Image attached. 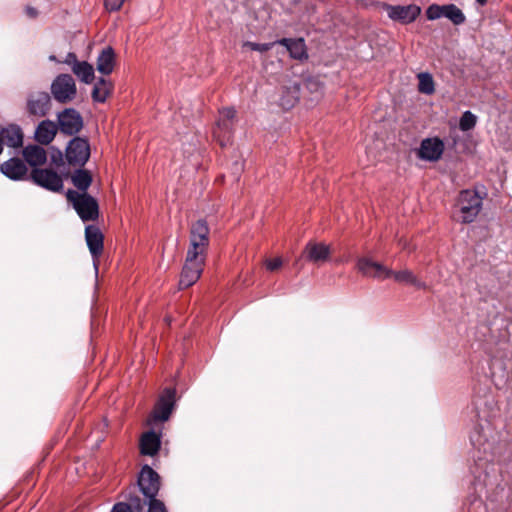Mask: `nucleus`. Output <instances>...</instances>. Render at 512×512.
Wrapping results in <instances>:
<instances>
[{
	"mask_svg": "<svg viewBox=\"0 0 512 512\" xmlns=\"http://www.w3.org/2000/svg\"><path fill=\"white\" fill-rule=\"evenodd\" d=\"M483 206V197L474 189L460 191L457 201L454 218L462 224H470L475 221Z\"/></svg>",
	"mask_w": 512,
	"mask_h": 512,
	"instance_id": "obj_1",
	"label": "nucleus"
},
{
	"mask_svg": "<svg viewBox=\"0 0 512 512\" xmlns=\"http://www.w3.org/2000/svg\"><path fill=\"white\" fill-rule=\"evenodd\" d=\"M66 198L73 205V208L83 222L98 219L99 205L93 196L69 189L66 193Z\"/></svg>",
	"mask_w": 512,
	"mask_h": 512,
	"instance_id": "obj_2",
	"label": "nucleus"
},
{
	"mask_svg": "<svg viewBox=\"0 0 512 512\" xmlns=\"http://www.w3.org/2000/svg\"><path fill=\"white\" fill-rule=\"evenodd\" d=\"M210 245V228L204 219L193 222L189 230V246L187 252L205 256L208 255Z\"/></svg>",
	"mask_w": 512,
	"mask_h": 512,
	"instance_id": "obj_3",
	"label": "nucleus"
},
{
	"mask_svg": "<svg viewBox=\"0 0 512 512\" xmlns=\"http://www.w3.org/2000/svg\"><path fill=\"white\" fill-rule=\"evenodd\" d=\"M207 257L187 252L179 279V289L194 285L201 277Z\"/></svg>",
	"mask_w": 512,
	"mask_h": 512,
	"instance_id": "obj_4",
	"label": "nucleus"
},
{
	"mask_svg": "<svg viewBox=\"0 0 512 512\" xmlns=\"http://www.w3.org/2000/svg\"><path fill=\"white\" fill-rule=\"evenodd\" d=\"M236 118V110L233 107L223 108L219 111V118L213 129L214 139L223 147L230 141Z\"/></svg>",
	"mask_w": 512,
	"mask_h": 512,
	"instance_id": "obj_5",
	"label": "nucleus"
},
{
	"mask_svg": "<svg viewBox=\"0 0 512 512\" xmlns=\"http://www.w3.org/2000/svg\"><path fill=\"white\" fill-rule=\"evenodd\" d=\"M137 485L146 499H153V497H157L160 490V475L148 464H145L138 474Z\"/></svg>",
	"mask_w": 512,
	"mask_h": 512,
	"instance_id": "obj_6",
	"label": "nucleus"
},
{
	"mask_svg": "<svg viewBox=\"0 0 512 512\" xmlns=\"http://www.w3.org/2000/svg\"><path fill=\"white\" fill-rule=\"evenodd\" d=\"M66 160L71 166L83 167L90 157V145L86 138L74 137L66 147Z\"/></svg>",
	"mask_w": 512,
	"mask_h": 512,
	"instance_id": "obj_7",
	"label": "nucleus"
},
{
	"mask_svg": "<svg viewBox=\"0 0 512 512\" xmlns=\"http://www.w3.org/2000/svg\"><path fill=\"white\" fill-rule=\"evenodd\" d=\"M176 403V389L167 387L160 393L153 411L151 418L154 422L167 421L175 407Z\"/></svg>",
	"mask_w": 512,
	"mask_h": 512,
	"instance_id": "obj_8",
	"label": "nucleus"
},
{
	"mask_svg": "<svg viewBox=\"0 0 512 512\" xmlns=\"http://www.w3.org/2000/svg\"><path fill=\"white\" fill-rule=\"evenodd\" d=\"M59 131L66 136L77 135L84 126L82 115L74 108H65L57 115Z\"/></svg>",
	"mask_w": 512,
	"mask_h": 512,
	"instance_id": "obj_9",
	"label": "nucleus"
},
{
	"mask_svg": "<svg viewBox=\"0 0 512 512\" xmlns=\"http://www.w3.org/2000/svg\"><path fill=\"white\" fill-rule=\"evenodd\" d=\"M51 93L54 99L60 103L72 101L77 93L73 77L69 74L58 75L51 84Z\"/></svg>",
	"mask_w": 512,
	"mask_h": 512,
	"instance_id": "obj_10",
	"label": "nucleus"
},
{
	"mask_svg": "<svg viewBox=\"0 0 512 512\" xmlns=\"http://www.w3.org/2000/svg\"><path fill=\"white\" fill-rule=\"evenodd\" d=\"M383 9L387 12L388 17L401 24H410L414 22L421 13V8L416 4L409 5H391L382 4Z\"/></svg>",
	"mask_w": 512,
	"mask_h": 512,
	"instance_id": "obj_11",
	"label": "nucleus"
},
{
	"mask_svg": "<svg viewBox=\"0 0 512 512\" xmlns=\"http://www.w3.org/2000/svg\"><path fill=\"white\" fill-rule=\"evenodd\" d=\"M31 178L34 183L47 190L60 192L63 189L62 177L52 169L34 168L31 172Z\"/></svg>",
	"mask_w": 512,
	"mask_h": 512,
	"instance_id": "obj_12",
	"label": "nucleus"
},
{
	"mask_svg": "<svg viewBox=\"0 0 512 512\" xmlns=\"http://www.w3.org/2000/svg\"><path fill=\"white\" fill-rule=\"evenodd\" d=\"M357 269L363 276L379 280L389 279L393 274V270L367 257H361L357 260Z\"/></svg>",
	"mask_w": 512,
	"mask_h": 512,
	"instance_id": "obj_13",
	"label": "nucleus"
},
{
	"mask_svg": "<svg viewBox=\"0 0 512 512\" xmlns=\"http://www.w3.org/2000/svg\"><path fill=\"white\" fill-rule=\"evenodd\" d=\"M444 142L438 137L425 138L421 141L417 156L425 161H438L444 152Z\"/></svg>",
	"mask_w": 512,
	"mask_h": 512,
	"instance_id": "obj_14",
	"label": "nucleus"
},
{
	"mask_svg": "<svg viewBox=\"0 0 512 512\" xmlns=\"http://www.w3.org/2000/svg\"><path fill=\"white\" fill-rule=\"evenodd\" d=\"M85 240L94 262L99 261L104 250V235L96 225H87Z\"/></svg>",
	"mask_w": 512,
	"mask_h": 512,
	"instance_id": "obj_15",
	"label": "nucleus"
},
{
	"mask_svg": "<svg viewBox=\"0 0 512 512\" xmlns=\"http://www.w3.org/2000/svg\"><path fill=\"white\" fill-rule=\"evenodd\" d=\"M51 98L47 92H35L27 99V110L30 115L43 117L50 109Z\"/></svg>",
	"mask_w": 512,
	"mask_h": 512,
	"instance_id": "obj_16",
	"label": "nucleus"
},
{
	"mask_svg": "<svg viewBox=\"0 0 512 512\" xmlns=\"http://www.w3.org/2000/svg\"><path fill=\"white\" fill-rule=\"evenodd\" d=\"M330 246L325 243L308 242L301 254L305 260L313 263L325 262L330 258Z\"/></svg>",
	"mask_w": 512,
	"mask_h": 512,
	"instance_id": "obj_17",
	"label": "nucleus"
},
{
	"mask_svg": "<svg viewBox=\"0 0 512 512\" xmlns=\"http://www.w3.org/2000/svg\"><path fill=\"white\" fill-rule=\"evenodd\" d=\"M279 45L286 47L291 58L305 60L308 58L305 41L303 38H282L277 40Z\"/></svg>",
	"mask_w": 512,
	"mask_h": 512,
	"instance_id": "obj_18",
	"label": "nucleus"
},
{
	"mask_svg": "<svg viewBox=\"0 0 512 512\" xmlns=\"http://www.w3.org/2000/svg\"><path fill=\"white\" fill-rule=\"evenodd\" d=\"M1 172L12 180L23 179L28 172L26 164L19 158H10L1 165Z\"/></svg>",
	"mask_w": 512,
	"mask_h": 512,
	"instance_id": "obj_19",
	"label": "nucleus"
},
{
	"mask_svg": "<svg viewBox=\"0 0 512 512\" xmlns=\"http://www.w3.org/2000/svg\"><path fill=\"white\" fill-rule=\"evenodd\" d=\"M161 448L160 436L154 431L142 434L139 441L140 453L145 456H155Z\"/></svg>",
	"mask_w": 512,
	"mask_h": 512,
	"instance_id": "obj_20",
	"label": "nucleus"
},
{
	"mask_svg": "<svg viewBox=\"0 0 512 512\" xmlns=\"http://www.w3.org/2000/svg\"><path fill=\"white\" fill-rule=\"evenodd\" d=\"M0 138L3 141V145L8 147L18 148L23 144V132L20 126L16 124H9L6 127L0 129Z\"/></svg>",
	"mask_w": 512,
	"mask_h": 512,
	"instance_id": "obj_21",
	"label": "nucleus"
},
{
	"mask_svg": "<svg viewBox=\"0 0 512 512\" xmlns=\"http://www.w3.org/2000/svg\"><path fill=\"white\" fill-rule=\"evenodd\" d=\"M58 130L57 123L51 120H43L36 128L35 140L42 145H48L54 140Z\"/></svg>",
	"mask_w": 512,
	"mask_h": 512,
	"instance_id": "obj_22",
	"label": "nucleus"
},
{
	"mask_svg": "<svg viewBox=\"0 0 512 512\" xmlns=\"http://www.w3.org/2000/svg\"><path fill=\"white\" fill-rule=\"evenodd\" d=\"M114 84L103 77L99 78L92 89L91 97L94 102L104 103L111 96Z\"/></svg>",
	"mask_w": 512,
	"mask_h": 512,
	"instance_id": "obj_23",
	"label": "nucleus"
},
{
	"mask_svg": "<svg viewBox=\"0 0 512 512\" xmlns=\"http://www.w3.org/2000/svg\"><path fill=\"white\" fill-rule=\"evenodd\" d=\"M115 65V53L112 47H106L97 57L96 67L103 75L112 73Z\"/></svg>",
	"mask_w": 512,
	"mask_h": 512,
	"instance_id": "obj_24",
	"label": "nucleus"
},
{
	"mask_svg": "<svg viewBox=\"0 0 512 512\" xmlns=\"http://www.w3.org/2000/svg\"><path fill=\"white\" fill-rule=\"evenodd\" d=\"M25 161L31 166H39L46 162L47 154L44 148L37 145H29L23 149Z\"/></svg>",
	"mask_w": 512,
	"mask_h": 512,
	"instance_id": "obj_25",
	"label": "nucleus"
},
{
	"mask_svg": "<svg viewBox=\"0 0 512 512\" xmlns=\"http://www.w3.org/2000/svg\"><path fill=\"white\" fill-rule=\"evenodd\" d=\"M396 282L416 287L417 289H426V283L421 281L411 270L404 269L393 271L392 277Z\"/></svg>",
	"mask_w": 512,
	"mask_h": 512,
	"instance_id": "obj_26",
	"label": "nucleus"
},
{
	"mask_svg": "<svg viewBox=\"0 0 512 512\" xmlns=\"http://www.w3.org/2000/svg\"><path fill=\"white\" fill-rule=\"evenodd\" d=\"M73 185L79 190L80 193H87L88 188L91 186L93 178L90 171L86 169H77L71 176Z\"/></svg>",
	"mask_w": 512,
	"mask_h": 512,
	"instance_id": "obj_27",
	"label": "nucleus"
},
{
	"mask_svg": "<svg viewBox=\"0 0 512 512\" xmlns=\"http://www.w3.org/2000/svg\"><path fill=\"white\" fill-rule=\"evenodd\" d=\"M72 72L85 84L92 83L95 78L94 68L87 61L76 63L75 67H72Z\"/></svg>",
	"mask_w": 512,
	"mask_h": 512,
	"instance_id": "obj_28",
	"label": "nucleus"
},
{
	"mask_svg": "<svg viewBox=\"0 0 512 512\" xmlns=\"http://www.w3.org/2000/svg\"><path fill=\"white\" fill-rule=\"evenodd\" d=\"M443 17L449 19L454 25H461L466 21L462 10L455 4H445Z\"/></svg>",
	"mask_w": 512,
	"mask_h": 512,
	"instance_id": "obj_29",
	"label": "nucleus"
},
{
	"mask_svg": "<svg viewBox=\"0 0 512 512\" xmlns=\"http://www.w3.org/2000/svg\"><path fill=\"white\" fill-rule=\"evenodd\" d=\"M418 91L420 93L431 95L435 92V84L431 74L422 72L417 75Z\"/></svg>",
	"mask_w": 512,
	"mask_h": 512,
	"instance_id": "obj_30",
	"label": "nucleus"
},
{
	"mask_svg": "<svg viewBox=\"0 0 512 512\" xmlns=\"http://www.w3.org/2000/svg\"><path fill=\"white\" fill-rule=\"evenodd\" d=\"M130 503H117L114 505L112 512H132V509L141 511L143 503L138 496L129 497Z\"/></svg>",
	"mask_w": 512,
	"mask_h": 512,
	"instance_id": "obj_31",
	"label": "nucleus"
},
{
	"mask_svg": "<svg viewBox=\"0 0 512 512\" xmlns=\"http://www.w3.org/2000/svg\"><path fill=\"white\" fill-rule=\"evenodd\" d=\"M476 121L477 118L472 112L465 111L460 118L459 128L462 131H469L475 127Z\"/></svg>",
	"mask_w": 512,
	"mask_h": 512,
	"instance_id": "obj_32",
	"label": "nucleus"
},
{
	"mask_svg": "<svg viewBox=\"0 0 512 512\" xmlns=\"http://www.w3.org/2000/svg\"><path fill=\"white\" fill-rule=\"evenodd\" d=\"M298 100L299 98L296 95V91L291 92L289 90H286L285 92H283L280 98V106L285 110H289L295 106Z\"/></svg>",
	"mask_w": 512,
	"mask_h": 512,
	"instance_id": "obj_33",
	"label": "nucleus"
},
{
	"mask_svg": "<svg viewBox=\"0 0 512 512\" xmlns=\"http://www.w3.org/2000/svg\"><path fill=\"white\" fill-rule=\"evenodd\" d=\"M444 5L432 4L426 9L428 20H436L443 17Z\"/></svg>",
	"mask_w": 512,
	"mask_h": 512,
	"instance_id": "obj_34",
	"label": "nucleus"
},
{
	"mask_svg": "<svg viewBox=\"0 0 512 512\" xmlns=\"http://www.w3.org/2000/svg\"><path fill=\"white\" fill-rule=\"evenodd\" d=\"M278 44L277 41L269 42V43H255V42H245L244 46L249 47L253 51L266 52L273 48L274 45Z\"/></svg>",
	"mask_w": 512,
	"mask_h": 512,
	"instance_id": "obj_35",
	"label": "nucleus"
},
{
	"mask_svg": "<svg viewBox=\"0 0 512 512\" xmlns=\"http://www.w3.org/2000/svg\"><path fill=\"white\" fill-rule=\"evenodd\" d=\"M148 503V512H167L164 503L158 500L156 497L153 499H146Z\"/></svg>",
	"mask_w": 512,
	"mask_h": 512,
	"instance_id": "obj_36",
	"label": "nucleus"
},
{
	"mask_svg": "<svg viewBox=\"0 0 512 512\" xmlns=\"http://www.w3.org/2000/svg\"><path fill=\"white\" fill-rule=\"evenodd\" d=\"M266 269L269 271H275L282 266V259L280 257H276L273 259H268L265 262Z\"/></svg>",
	"mask_w": 512,
	"mask_h": 512,
	"instance_id": "obj_37",
	"label": "nucleus"
},
{
	"mask_svg": "<svg viewBox=\"0 0 512 512\" xmlns=\"http://www.w3.org/2000/svg\"><path fill=\"white\" fill-rule=\"evenodd\" d=\"M80 61L77 59V56L75 53L73 52H69L66 57H65V60H64V63H66L67 65H69L71 68L72 67H75L76 63H79Z\"/></svg>",
	"mask_w": 512,
	"mask_h": 512,
	"instance_id": "obj_38",
	"label": "nucleus"
},
{
	"mask_svg": "<svg viewBox=\"0 0 512 512\" xmlns=\"http://www.w3.org/2000/svg\"><path fill=\"white\" fill-rule=\"evenodd\" d=\"M25 12H26V15L31 18V19H35L37 16H38V11L36 8L32 7V6H26L25 8Z\"/></svg>",
	"mask_w": 512,
	"mask_h": 512,
	"instance_id": "obj_39",
	"label": "nucleus"
},
{
	"mask_svg": "<svg viewBox=\"0 0 512 512\" xmlns=\"http://www.w3.org/2000/svg\"><path fill=\"white\" fill-rule=\"evenodd\" d=\"M479 5L484 6L488 0H475Z\"/></svg>",
	"mask_w": 512,
	"mask_h": 512,
	"instance_id": "obj_40",
	"label": "nucleus"
},
{
	"mask_svg": "<svg viewBox=\"0 0 512 512\" xmlns=\"http://www.w3.org/2000/svg\"><path fill=\"white\" fill-rule=\"evenodd\" d=\"M3 152V141L0 138V154Z\"/></svg>",
	"mask_w": 512,
	"mask_h": 512,
	"instance_id": "obj_41",
	"label": "nucleus"
},
{
	"mask_svg": "<svg viewBox=\"0 0 512 512\" xmlns=\"http://www.w3.org/2000/svg\"><path fill=\"white\" fill-rule=\"evenodd\" d=\"M50 60H52V61H56L57 59H56V57H55L54 55H51V56H50Z\"/></svg>",
	"mask_w": 512,
	"mask_h": 512,
	"instance_id": "obj_42",
	"label": "nucleus"
}]
</instances>
